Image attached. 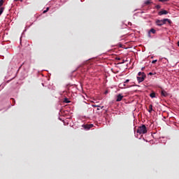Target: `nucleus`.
Returning a JSON list of instances; mask_svg holds the SVG:
<instances>
[{
    "label": "nucleus",
    "mask_w": 179,
    "mask_h": 179,
    "mask_svg": "<svg viewBox=\"0 0 179 179\" xmlns=\"http://www.w3.org/2000/svg\"><path fill=\"white\" fill-rule=\"evenodd\" d=\"M98 107H99V108H97V110H100V109L101 110V108H103L104 106H102V107L101 106H98Z\"/></svg>",
    "instance_id": "aec40b11"
},
{
    "label": "nucleus",
    "mask_w": 179,
    "mask_h": 179,
    "mask_svg": "<svg viewBox=\"0 0 179 179\" xmlns=\"http://www.w3.org/2000/svg\"><path fill=\"white\" fill-rule=\"evenodd\" d=\"M156 9H160L162 8V6H160V5H157L155 6Z\"/></svg>",
    "instance_id": "dca6fc26"
},
{
    "label": "nucleus",
    "mask_w": 179,
    "mask_h": 179,
    "mask_svg": "<svg viewBox=\"0 0 179 179\" xmlns=\"http://www.w3.org/2000/svg\"><path fill=\"white\" fill-rule=\"evenodd\" d=\"M148 75H153V73H149Z\"/></svg>",
    "instance_id": "b1692460"
},
{
    "label": "nucleus",
    "mask_w": 179,
    "mask_h": 179,
    "mask_svg": "<svg viewBox=\"0 0 179 179\" xmlns=\"http://www.w3.org/2000/svg\"><path fill=\"white\" fill-rule=\"evenodd\" d=\"M93 107H99V106L93 105Z\"/></svg>",
    "instance_id": "393cba45"
},
{
    "label": "nucleus",
    "mask_w": 179,
    "mask_h": 179,
    "mask_svg": "<svg viewBox=\"0 0 179 179\" xmlns=\"http://www.w3.org/2000/svg\"><path fill=\"white\" fill-rule=\"evenodd\" d=\"M150 33H152V34H156V29H151L149 31H148V36L149 37H150Z\"/></svg>",
    "instance_id": "6e6552de"
},
{
    "label": "nucleus",
    "mask_w": 179,
    "mask_h": 179,
    "mask_svg": "<svg viewBox=\"0 0 179 179\" xmlns=\"http://www.w3.org/2000/svg\"><path fill=\"white\" fill-rule=\"evenodd\" d=\"M137 134L139 135H145V134H148V128L145 124H143L138 127L137 129Z\"/></svg>",
    "instance_id": "f257e3e1"
},
{
    "label": "nucleus",
    "mask_w": 179,
    "mask_h": 179,
    "mask_svg": "<svg viewBox=\"0 0 179 179\" xmlns=\"http://www.w3.org/2000/svg\"><path fill=\"white\" fill-rule=\"evenodd\" d=\"M50 10V8H47L46 10H43V13H47L48 11Z\"/></svg>",
    "instance_id": "4468645a"
},
{
    "label": "nucleus",
    "mask_w": 179,
    "mask_h": 179,
    "mask_svg": "<svg viewBox=\"0 0 179 179\" xmlns=\"http://www.w3.org/2000/svg\"><path fill=\"white\" fill-rule=\"evenodd\" d=\"M157 62V60H152V64H156Z\"/></svg>",
    "instance_id": "6ab92c4d"
},
{
    "label": "nucleus",
    "mask_w": 179,
    "mask_h": 179,
    "mask_svg": "<svg viewBox=\"0 0 179 179\" xmlns=\"http://www.w3.org/2000/svg\"><path fill=\"white\" fill-rule=\"evenodd\" d=\"M66 103H69V101H66Z\"/></svg>",
    "instance_id": "bb28decb"
},
{
    "label": "nucleus",
    "mask_w": 179,
    "mask_h": 179,
    "mask_svg": "<svg viewBox=\"0 0 179 179\" xmlns=\"http://www.w3.org/2000/svg\"><path fill=\"white\" fill-rule=\"evenodd\" d=\"M152 111H153V105L151 104V105L149 106L148 112L152 113Z\"/></svg>",
    "instance_id": "9d476101"
},
{
    "label": "nucleus",
    "mask_w": 179,
    "mask_h": 179,
    "mask_svg": "<svg viewBox=\"0 0 179 179\" xmlns=\"http://www.w3.org/2000/svg\"><path fill=\"white\" fill-rule=\"evenodd\" d=\"M138 76L137 77V80L138 83H141L145 80L146 78V74H145L144 72H138Z\"/></svg>",
    "instance_id": "f03ea898"
},
{
    "label": "nucleus",
    "mask_w": 179,
    "mask_h": 179,
    "mask_svg": "<svg viewBox=\"0 0 179 179\" xmlns=\"http://www.w3.org/2000/svg\"><path fill=\"white\" fill-rule=\"evenodd\" d=\"M11 100H12L13 104H15V103H16V101H15V99L11 98Z\"/></svg>",
    "instance_id": "a211bd4d"
},
{
    "label": "nucleus",
    "mask_w": 179,
    "mask_h": 179,
    "mask_svg": "<svg viewBox=\"0 0 179 179\" xmlns=\"http://www.w3.org/2000/svg\"><path fill=\"white\" fill-rule=\"evenodd\" d=\"M155 23H156L157 26H163L162 20H157Z\"/></svg>",
    "instance_id": "423d86ee"
},
{
    "label": "nucleus",
    "mask_w": 179,
    "mask_h": 179,
    "mask_svg": "<svg viewBox=\"0 0 179 179\" xmlns=\"http://www.w3.org/2000/svg\"><path fill=\"white\" fill-rule=\"evenodd\" d=\"M169 0H159V2H168Z\"/></svg>",
    "instance_id": "f3484780"
},
{
    "label": "nucleus",
    "mask_w": 179,
    "mask_h": 179,
    "mask_svg": "<svg viewBox=\"0 0 179 179\" xmlns=\"http://www.w3.org/2000/svg\"><path fill=\"white\" fill-rule=\"evenodd\" d=\"M141 71H145V67H143V68L141 69Z\"/></svg>",
    "instance_id": "5701e85b"
},
{
    "label": "nucleus",
    "mask_w": 179,
    "mask_h": 179,
    "mask_svg": "<svg viewBox=\"0 0 179 179\" xmlns=\"http://www.w3.org/2000/svg\"><path fill=\"white\" fill-rule=\"evenodd\" d=\"M3 10H5V8L3 7H0V16L3 13Z\"/></svg>",
    "instance_id": "ddd939ff"
},
{
    "label": "nucleus",
    "mask_w": 179,
    "mask_h": 179,
    "mask_svg": "<svg viewBox=\"0 0 179 179\" xmlns=\"http://www.w3.org/2000/svg\"><path fill=\"white\" fill-rule=\"evenodd\" d=\"M84 128L85 129H90V128H93V124H85Z\"/></svg>",
    "instance_id": "1a4fd4ad"
},
{
    "label": "nucleus",
    "mask_w": 179,
    "mask_h": 179,
    "mask_svg": "<svg viewBox=\"0 0 179 179\" xmlns=\"http://www.w3.org/2000/svg\"><path fill=\"white\" fill-rule=\"evenodd\" d=\"M152 3V0H147L145 1V5H150Z\"/></svg>",
    "instance_id": "9b49d317"
},
{
    "label": "nucleus",
    "mask_w": 179,
    "mask_h": 179,
    "mask_svg": "<svg viewBox=\"0 0 179 179\" xmlns=\"http://www.w3.org/2000/svg\"><path fill=\"white\" fill-rule=\"evenodd\" d=\"M150 96L152 98V99H155V97H156V93L155 92H152L150 94Z\"/></svg>",
    "instance_id": "f8f14e48"
},
{
    "label": "nucleus",
    "mask_w": 179,
    "mask_h": 179,
    "mask_svg": "<svg viewBox=\"0 0 179 179\" xmlns=\"http://www.w3.org/2000/svg\"><path fill=\"white\" fill-rule=\"evenodd\" d=\"M15 2H17V1H20V2H23V0H14Z\"/></svg>",
    "instance_id": "412c9836"
},
{
    "label": "nucleus",
    "mask_w": 179,
    "mask_h": 179,
    "mask_svg": "<svg viewBox=\"0 0 179 179\" xmlns=\"http://www.w3.org/2000/svg\"><path fill=\"white\" fill-rule=\"evenodd\" d=\"M169 13V11L166 10H162L158 13L159 16H162V15H167Z\"/></svg>",
    "instance_id": "7ed1b4c3"
},
{
    "label": "nucleus",
    "mask_w": 179,
    "mask_h": 179,
    "mask_svg": "<svg viewBox=\"0 0 179 179\" xmlns=\"http://www.w3.org/2000/svg\"><path fill=\"white\" fill-rule=\"evenodd\" d=\"M3 5V0H0V8Z\"/></svg>",
    "instance_id": "2eb2a0df"
},
{
    "label": "nucleus",
    "mask_w": 179,
    "mask_h": 179,
    "mask_svg": "<svg viewBox=\"0 0 179 179\" xmlns=\"http://www.w3.org/2000/svg\"><path fill=\"white\" fill-rule=\"evenodd\" d=\"M178 47H179V41H178Z\"/></svg>",
    "instance_id": "a878e982"
},
{
    "label": "nucleus",
    "mask_w": 179,
    "mask_h": 179,
    "mask_svg": "<svg viewBox=\"0 0 179 179\" xmlns=\"http://www.w3.org/2000/svg\"><path fill=\"white\" fill-rule=\"evenodd\" d=\"M169 23V24H171L172 22L169 20L168 18H165L164 20H162V24H166V23Z\"/></svg>",
    "instance_id": "20e7f679"
},
{
    "label": "nucleus",
    "mask_w": 179,
    "mask_h": 179,
    "mask_svg": "<svg viewBox=\"0 0 179 179\" xmlns=\"http://www.w3.org/2000/svg\"><path fill=\"white\" fill-rule=\"evenodd\" d=\"M161 94H162V96H163L164 97H167V96H169V94H168L167 92H166L164 90H162V91H161Z\"/></svg>",
    "instance_id": "0eeeda50"
},
{
    "label": "nucleus",
    "mask_w": 179,
    "mask_h": 179,
    "mask_svg": "<svg viewBox=\"0 0 179 179\" xmlns=\"http://www.w3.org/2000/svg\"><path fill=\"white\" fill-rule=\"evenodd\" d=\"M128 82H129V80H126V82H124V83H128Z\"/></svg>",
    "instance_id": "4be33fe9"
},
{
    "label": "nucleus",
    "mask_w": 179,
    "mask_h": 179,
    "mask_svg": "<svg viewBox=\"0 0 179 179\" xmlns=\"http://www.w3.org/2000/svg\"><path fill=\"white\" fill-rule=\"evenodd\" d=\"M122 99H124V96H122V94H119L117 96L116 101H121V100H122Z\"/></svg>",
    "instance_id": "39448f33"
}]
</instances>
